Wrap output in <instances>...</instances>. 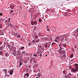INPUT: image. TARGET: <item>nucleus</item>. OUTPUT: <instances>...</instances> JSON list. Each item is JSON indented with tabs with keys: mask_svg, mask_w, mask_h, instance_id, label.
<instances>
[{
	"mask_svg": "<svg viewBox=\"0 0 78 78\" xmlns=\"http://www.w3.org/2000/svg\"><path fill=\"white\" fill-rule=\"evenodd\" d=\"M74 68L71 69V72L73 73H76V72H78V64L76 63L74 65Z\"/></svg>",
	"mask_w": 78,
	"mask_h": 78,
	"instance_id": "obj_1",
	"label": "nucleus"
},
{
	"mask_svg": "<svg viewBox=\"0 0 78 78\" xmlns=\"http://www.w3.org/2000/svg\"><path fill=\"white\" fill-rule=\"evenodd\" d=\"M34 20V21H33V20H31V23L32 25H37V21H38V19L37 18H36V16L34 17L33 19Z\"/></svg>",
	"mask_w": 78,
	"mask_h": 78,
	"instance_id": "obj_2",
	"label": "nucleus"
},
{
	"mask_svg": "<svg viewBox=\"0 0 78 78\" xmlns=\"http://www.w3.org/2000/svg\"><path fill=\"white\" fill-rule=\"evenodd\" d=\"M60 40L61 41H62V42H64V38H63L62 36H59L58 37H57L55 39V41L56 42H58V41H60Z\"/></svg>",
	"mask_w": 78,
	"mask_h": 78,
	"instance_id": "obj_3",
	"label": "nucleus"
},
{
	"mask_svg": "<svg viewBox=\"0 0 78 78\" xmlns=\"http://www.w3.org/2000/svg\"><path fill=\"white\" fill-rule=\"evenodd\" d=\"M44 55V54H43V52H39L38 53L37 56L39 58H41V57H42V55Z\"/></svg>",
	"mask_w": 78,
	"mask_h": 78,
	"instance_id": "obj_4",
	"label": "nucleus"
},
{
	"mask_svg": "<svg viewBox=\"0 0 78 78\" xmlns=\"http://www.w3.org/2000/svg\"><path fill=\"white\" fill-rule=\"evenodd\" d=\"M73 33H74V34H73V36H76V34H77V33L78 34V28H77V30H74Z\"/></svg>",
	"mask_w": 78,
	"mask_h": 78,
	"instance_id": "obj_5",
	"label": "nucleus"
},
{
	"mask_svg": "<svg viewBox=\"0 0 78 78\" xmlns=\"http://www.w3.org/2000/svg\"><path fill=\"white\" fill-rule=\"evenodd\" d=\"M14 69H12L9 71V73L10 75H12L13 74V73H14Z\"/></svg>",
	"mask_w": 78,
	"mask_h": 78,
	"instance_id": "obj_6",
	"label": "nucleus"
},
{
	"mask_svg": "<svg viewBox=\"0 0 78 78\" xmlns=\"http://www.w3.org/2000/svg\"><path fill=\"white\" fill-rule=\"evenodd\" d=\"M3 72H4L5 74L8 73V69H3Z\"/></svg>",
	"mask_w": 78,
	"mask_h": 78,
	"instance_id": "obj_7",
	"label": "nucleus"
},
{
	"mask_svg": "<svg viewBox=\"0 0 78 78\" xmlns=\"http://www.w3.org/2000/svg\"><path fill=\"white\" fill-rule=\"evenodd\" d=\"M62 37H63L64 39L65 38V39H66L67 37V34H65V35H63L62 36Z\"/></svg>",
	"mask_w": 78,
	"mask_h": 78,
	"instance_id": "obj_8",
	"label": "nucleus"
},
{
	"mask_svg": "<svg viewBox=\"0 0 78 78\" xmlns=\"http://www.w3.org/2000/svg\"><path fill=\"white\" fill-rule=\"evenodd\" d=\"M14 8V5H12V4H11L10 6V8L11 9H13Z\"/></svg>",
	"mask_w": 78,
	"mask_h": 78,
	"instance_id": "obj_9",
	"label": "nucleus"
},
{
	"mask_svg": "<svg viewBox=\"0 0 78 78\" xmlns=\"http://www.w3.org/2000/svg\"><path fill=\"white\" fill-rule=\"evenodd\" d=\"M37 76H38L39 78H40L41 76V73H38L37 74Z\"/></svg>",
	"mask_w": 78,
	"mask_h": 78,
	"instance_id": "obj_10",
	"label": "nucleus"
},
{
	"mask_svg": "<svg viewBox=\"0 0 78 78\" xmlns=\"http://www.w3.org/2000/svg\"><path fill=\"white\" fill-rule=\"evenodd\" d=\"M20 51H18L17 52V55H19V56H20Z\"/></svg>",
	"mask_w": 78,
	"mask_h": 78,
	"instance_id": "obj_11",
	"label": "nucleus"
},
{
	"mask_svg": "<svg viewBox=\"0 0 78 78\" xmlns=\"http://www.w3.org/2000/svg\"><path fill=\"white\" fill-rule=\"evenodd\" d=\"M38 50H41L42 47H41V46H40V45L38 46Z\"/></svg>",
	"mask_w": 78,
	"mask_h": 78,
	"instance_id": "obj_12",
	"label": "nucleus"
},
{
	"mask_svg": "<svg viewBox=\"0 0 78 78\" xmlns=\"http://www.w3.org/2000/svg\"><path fill=\"white\" fill-rule=\"evenodd\" d=\"M39 41H40L39 39H37L35 41V43H37V44H38L39 43Z\"/></svg>",
	"mask_w": 78,
	"mask_h": 78,
	"instance_id": "obj_13",
	"label": "nucleus"
},
{
	"mask_svg": "<svg viewBox=\"0 0 78 78\" xmlns=\"http://www.w3.org/2000/svg\"><path fill=\"white\" fill-rule=\"evenodd\" d=\"M29 11L30 12H33V10L32 8H30L29 10Z\"/></svg>",
	"mask_w": 78,
	"mask_h": 78,
	"instance_id": "obj_14",
	"label": "nucleus"
},
{
	"mask_svg": "<svg viewBox=\"0 0 78 78\" xmlns=\"http://www.w3.org/2000/svg\"><path fill=\"white\" fill-rule=\"evenodd\" d=\"M6 45H7V47H8V48H11V46H10V45L8 43V44H6Z\"/></svg>",
	"mask_w": 78,
	"mask_h": 78,
	"instance_id": "obj_15",
	"label": "nucleus"
},
{
	"mask_svg": "<svg viewBox=\"0 0 78 78\" xmlns=\"http://www.w3.org/2000/svg\"><path fill=\"white\" fill-rule=\"evenodd\" d=\"M68 13L65 12L63 14V16H68Z\"/></svg>",
	"mask_w": 78,
	"mask_h": 78,
	"instance_id": "obj_16",
	"label": "nucleus"
},
{
	"mask_svg": "<svg viewBox=\"0 0 78 78\" xmlns=\"http://www.w3.org/2000/svg\"><path fill=\"white\" fill-rule=\"evenodd\" d=\"M21 37V36H20V35H18L17 36V38L18 39H19V38H20V37Z\"/></svg>",
	"mask_w": 78,
	"mask_h": 78,
	"instance_id": "obj_17",
	"label": "nucleus"
},
{
	"mask_svg": "<svg viewBox=\"0 0 78 78\" xmlns=\"http://www.w3.org/2000/svg\"><path fill=\"white\" fill-rule=\"evenodd\" d=\"M60 49L59 50H60V53H61V52H62V48L61 47H60L59 48Z\"/></svg>",
	"mask_w": 78,
	"mask_h": 78,
	"instance_id": "obj_18",
	"label": "nucleus"
},
{
	"mask_svg": "<svg viewBox=\"0 0 78 78\" xmlns=\"http://www.w3.org/2000/svg\"><path fill=\"white\" fill-rule=\"evenodd\" d=\"M46 30H47L48 31H50V29H48V26H47L46 27Z\"/></svg>",
	"mask_w": 78,
	"mask_h": 78,
	"instance_id": "obj_19",
	"label": "nucleus"
},
{
	"mask_svg": "<svg viewBox=\"0 0 78 78\" xmlns=\"http://www.w3.org/2000/svg\"><path fill=\"white\" fill-rule=\"evenodd\" d=\"M47 44H48V43H47V44H44V46H45V48H47V47H48V45H47Z\"/></svg>",
	"mask_w": 78,
	"mask_h": 78,
	"instance_id": "obj_20",
	"label": "nucleus"
},
{
	"mask_svg": "<svg viewBox=\"0 0 78 78\" xmlns=\"http://www.w3.org/2000/svg\"><path fill=\"white\" fill-rule=\"evenodd\" d=\"M25 76L28 77V76H29V74H28V73H27L26 74H25Z\"/></svg>",
	"mask_w": 78,
	"mask_h": 78,
	"instance_id": "obj_21",
	"label": "nucleus"
},
{
	"mask_svg": "<svg viewBox=\"0 0 78 78\" xmlns=\"http://www.w3.org/2000/svg\"><path fill=\"white\" fill-rule=\"evenodd\" d=\"M5 56H6V57H8L9 56V54H7V53H5Z\"/></svg>",
	"mask_w": 78,
	"mask_h": 78,
	"instance_id": "obj_22",
	"label": "nucleus"
},
{
	"mask_svg": "<svg viewBox=\"0 0 78 78\" xmlns=\"http://www.w3.org/2000/svg\"><path fill=\"white\" fill-rule=\"evenodd\" d=\"M59 58H60L62 60H63V56H59Z\"/></svg>",
	"mask_w": 78,
	"mask_h": 78,
	"instance_id": "obj_23",
	"label": "nucleus"
},
{
	"mask_svg": "<svg viewBox=\"0 0 78 78\" xmlns=\"http://www.w3.org/2000/svg\"><path fill=\"white\" fill-rule=\"evenodd\" d=\"M22 53L23 54H25V51H22Z\"/></svg>",
	"mask_w": 78,
	"mask_h": 78,
	"instance_id": "obj_24",
	"label": "nucleus"
},
{
	"mask_svg": "<svg viewBox=\"0 0 78 78\" xmlns=\"http://www.w3.org/2000/svg\"><path fill=\"white\" fill-rule=\"evenodd\" d=\"M3 51H0V55H2H2H3Z\"/></svg>",
	"mask_w": 78,
	"mask_h": 78,
	"instance_id": "obj_25",
	"label": "nucleus"
},
{
	"mask_svg": "<svg viewBox=\"0 0 78 78\" xmlns=\"http://www.w3.org/2000/svg\"><path fill=\"white\" fill-rule=\"evenodd\" d=\"M38 20L39 22H40V23L42 22V19H41V18L39 19Z\"/></svg>",
	"mask_w": 78,
	"mask_h": 78,
	"instance_id": "obj_26",
	"label": "nucleus"
},
{
	"mask_svg": "<svg viewBox=\"0 0 78 78\" xmlns=\"http://www.w3.org/2000/svg\"><path fill=\"white\" fill-rule=\"evenodd\" d=\"M73 57V54H71L70 56V58H72Z\"/></svg>",
	"mask_w": 78,
	"mask_h": 78,
	"instance_id": "obj_27",
	"label": "nucleus"
},
{
	"mask_svg": "<svg viewBox=\"0 0 78 78\" xmlns=\"http://www.w3.org/2000/svg\"><path fill=\"white\" fill-rule=\"evenodd\" d=\"M52 67V65H51L50 66H49V69H50Z\"/></svg>",
	"mask_w": 78,
	"mask_h": 78,
	"instance_id": "obj_28",
	"label": "nucleus"
},
{
	"mask_svg": "<svg viewBox=\"0 0 78 78\" xmlns=\"http://www.w3.org/2000/svg\"><path fill=\"white\" fill-rule=\"evenodd\" d=\"M3 47L2 46L0 47V50H3Z\"/></svg>",
	"mask_w": 78,
	"mask_h": 78,
	"instance_id": "obj_29",
	"label": "nucleus"
},
{
	"mask_svg": "<svg viewBox=\"0 0 78 78\" xmlns=\"http://www.w3.org/2000/svg\"><path fill=\"white\" fill-rule=\"evenodd\" d=\"M54 11L55 10H51V12H53H53H54Z\"/></svg>",
	"mask_w": 78,
	"mask_h": 78,
	"instance_id": "obj_30",
	"label": "nucleus"
},
{
	"mask_svg": "<svg viewBox=\"0 0 78 78\" xmlns=\"http://www.w3.org/2000/svg\"><path fill=\"white\" fill-rule=\"evenodd\" d=\"M66 44H63V46L64 47H66Z\"/></svg>",
	"mask_w": 78,
	"mask_h": 78,
	"instance_id": "obj_31",
	"label": "nucleus"
},
{
	"mask_svg": "<svg viewBox=\"0 0 78 78\" xmlns=\"http://www.w3.org/2000/svg\"><path fill=\"white\" fill-rule=\"evenodd\" d=\"M11 11L10 12V14H11L12 12H13V10H11Z\"/></svg>",
	"mask_w": 78,
	"mask_h": 78,
	"instance_id": "obj_32",
	"label": "nucleus"
},
{
	"mask_svg": "<svg viewBox=\"0 0 78 78\" xmlns=\"http://www.w3.org/2000/svg\"><path fill=\"white\" fill-rule=\"evenodd\" d=\"M24 47H22L21 48H20V49L21 50H23V48H24Z\"/></svg>",
	"mask_w": 78,
	"mask_h": 78,
	"instance_id": "obj_33",
	"label": "nucleus"
},
{
	"mask_svg": "<svg viewBox=\"0 0 78 78\" xmlns=\"http://www.w3.org/2000/svg\"><path fill=\"white\" fill-rule=\"evenodd\" d=\"M35 38V39H37L38 38V36H37V35H36Z\"/></svg>",
	"mask_w": 78,
	"mask_h": 78,
	"instance_id": "obj_34",
	"label": "nucleus"
},
{
	"mask_svg": "<svg viewBox=\"0 0 78 78\" xmlns=\"http://www.w3.org/2000/svg\"><path fill=\"white\" fill-rule=\"evenodd\" d=\"M33 62H34V63H36L37 62L36 61H35V60H34L33 61Z\"/></svg>",
	"mask_w": 78,
	"mask_h": 78,
	"instance_id": "obj_35",
	"label": "nucleus"
},
{
	"mask_svg": "<svg viewBox=\"0 0 78 78\" xmlns=\"http://www.w3.org/2000/svg\"><path fill=\"white\" fill-rule=\"evenodd\" d=\"M34 56H35V57H37V55L36 54H34L33 55Z\"/></svg>",
	"mask_w": 78,
	"mask_h": 78,
	"instance_id": "obj_36",
	"label": "nucleus"
},
{
	"mask_svg": "<svg viewBox=\"0 0 78 78\" xmlns=\"http://www.w3.org/2000/svg\"><path fill=\"white\" fill-rule=\"evenodd\" d=\"M32 42H34V44H35V43H36V41H35L34 40H33Z\"/></svg>",
	"mask_w": 78,
	"mask_h": 78,
	"instance_id": "obj_37",
	"label": "nucleus"
},
{
	"mask_svg": "<svg viewBox=\"0 0 78 78\" xmlns=\"http://www.w3.org/2000/svg\"><path fill=\"white\" fill-rule=\"evenodd\" d=\"M69 69H72V66H69Z\"/></svg>",
	"mask_w": 78,
	"mask_h": 78,
	"instance_id": "obj_38",
	"label": "nucleus"
},
{
	"mask_svg": "<svg viewBox=\"0 0 78 78\" xmlns=\"http://www.w3.org/2000/svg\"><path fill=\"white\" fill-rule=\"evenodd\" d=\"M68 75H70V76H72V75L70 73H69Z\"/></svg>",
	"mask_w": 78,
	"mask_h": 78,
	"instance_id": "obj_39",
	"label": "nucleus"
},
{
	"mask_svg": "<svg viewBox=\"0 0 78 78\" xmlns=\"http://www.w3.org/2000/svg\"><path fill=\"white\" fill-rule=\"evenodd\" d=\"M2 28V25L1 24H0V28Z\"/></svg>",
	"mask_w": 78,
	"mask_h": 78,
	"instance_id": "obj_40",
	"label": "nucleus"
},
{
	"mask_svg": "<svg viewBox=\"0 0 78 78\" xmlns=\"http://www.w3.org/2000/svg\"><path fill=\"white\" fill-rule=\"evenodd\" d=\"M22 62H20V66H22Z\"/></svg>",
	"mask_w": 78,
	"mask_h": 78,
	"instance_id": "obj_41",
	"label": "nucleus"
},
{
	"mask_svg": "<svg viewBox=\"0 0 78 78\" xmlns=\"http://www.w3.org/2000/svg\"><path fill=\"white\" fill-rule=\"evenodd\" d=\"M5 77H6V76H8V74H7V73L5 74Z\"/></svg>",
	"mask_w": 78,
	"mask_h": 78,
	"instance_id": "obj_42",
	"label": "nucleus"
},
{
	"mask_svg": "<svg viewBox=\"0 0 78 78\" xmlns=\"http://www.w3.org/2000/svg\"><path fill=\"white\" fill-rule=\"evenodd\" d=\"M56 43L55 42H53L52 43V45H55V44Z\"/></svg>",
	"mask_w": 78,
	"mask_h": 78,
	"instance_id": "obj_43",
	"label": "nucleus"
},
{
	"mask_svg": "<svg viewBox=\"0 0 78 78\" xmlns=\"http://www.w3.org/2000/svg\"><path fill=\"white\" fill-rule=\"evenodd\" d=\"M8 22V21L6 20H5V22H4L6 24V22Z\"/></svg>",
	"mask_w": 78,
	"mask_h": 78,
	"instance_id": "obj_44",
	"label": "nucleus"
},
{
	"mask_svg": "<svg viewBox=\"0 0 78 78\" xmlns=\"http://www.w3.org/2000/svg\"><path fill=\"white\" fill-rule=\"evenodd\" d=\"M12 46H14V42L12 43Z\"/></svg>",
	"mask_w": 78,
	"mask_h": 78,
	"instance_id": "obj_45",
	"label": "nucleus"
},
{
	"mask_svg": "<svg viewBox=\"0 0 78 78\" xmlns=\"http://www.w3.org/2000/svg\"><path fill=\"white\" fill-rule=\"evenodd\" d=\"M7 75V77H9L10 76V75L9 74H8Z\"/></svg>",
	"mask_w": 78,
	"mask_h": 78,
	"instance_id": "obj_46",
	"label": "nucleus"
},
{
	"mask_svg": "<svg viewBox=\"0 0 78 78\" xmlns=\"http://www.w3.org/2000/svg\"><path fill=\"white\" fill-rule=\"evenodd\" d=\"M10 18H9V20H8V22H10Z\"/></svg>",
	"mask_w": 78,
	"mask_h": 78,
	"instance_id": "obj_47",
	"label": "nucleus"
},
{
	"mask_svg": "<svg viewBox=\"0 0 78 78\" xmlns=\"http://www.w3.org/2000/svg\"><path fill=\"white\" fill-rule=\"evenodd\" d=\"M13 54L14 56H16V53L15 52H13Z\"/></svg>",
	"mask_w": 78,
	"mask_h": 78,
	"instance_id": "obj_48",
	"label": "nucleus"
},
{
	"mask_svg": "<svg viewBox=\"0 0 78 78\" xmlns=\"http://www.w3.org/2000/svg\"><path fill=\"white\" fill-rule=\"evenodd\" d=\"M66 55L65 54H64L62 56L63 57H66Z\"/></svg>",
	"mask_w": 78,
	"mask_h": 78,
	"instance_id": "obj_49",
	"label": "nucleus"
},
{
	"mask_svg": "<svg viewBox=\"0 0 78 78\" xmlns=\"http://www.w3.org/2000/svg\"><path fill=\"white\" fill-rule=\"evenodd\" d=\"M63 73H64V74H65V73H66L65 72V70H63Z\"/></svg>",
	"mask_w": 78,
	"mask_h": 78,
	"instance_id": "obj_50",
	"label": "nucleus"
},
{
	"mask_svg": "<svg viewBox=\"0 0 78 78\" xmlns=\"http://www.w3.org/2000/svg\"><path fill=\"white\" fill-rule=\"evenodd\" d=\"M3 15V13H0V16H2Z\"/></svg>",
	"mask_w": 78,
	"mask_h": 78,
	"instance_id": "obj_51",
	"label": "nucleus"
},
{
	"mask_svg": "<svg viewBox=\"0 0 78 78\" xmlns=\"http://www.w3.org/2000/svg\"><path fill=\"white\" fill-rule=\"evenodd\" d=\"M33 61V59H30V62H32V61Z\"/></svg>",
	"mask_w": 78,
	"mask_h": 78,
	"instance_id": "obj_52",
	"label": "nucleus"
},
{
	"mask_svg": "<svg viewBox=\"0 0 78 78\" xmlns=\"http://www.w3.org/2000/svg\"><path fill=\"white\" fill-rule=\"evenodd\" d=\"M2 42L0 41V45H2Z\"/></svg>",
	"mask_w": 78,
	"mask_h": 78,
	"instance_id": "obj_53",
	"label": "nucleus"
},
{
	"mask_svg": "<svg viewBox=\"0 0 78 78\" xmlns=\"http://www.w3.org/2000/svg\"><path fill=\"white\" fill-rule=\"evenodd\" d=\"M68 77L69 78H71V76H68Z\"/></svg>",
	"mask_w": 78,
	"mask_h": 78,
	"instance_id": "obj_54",
	"label": "nucleus"
},
{
	"mask_svg": "<svg viewBox=\"0 0 78 78\" xmlns=\"http://www.w3.org/2000/svg\"><path fill=\"white\" fill-rule=\"evenodd\" d=\"M37 72V71H36L35 70H34V71H33V72H35H35Z\"/></svg>",
	"mask_w": 78,
	"mask_h": 78,
	"instance_id": "obj_55",
	"label": "nucleus"
},
{
	"mask_svg": "<svg viewBox=\"0 0 78 78\" xmlns=\"http://www.w3.org/2000/svg\"><path fill=\"white\" fill-rule=\"evenodd\" d=\"M1 35H3H3H4V34H3V33H2V34H1Z\"/></svg>",
	"mask_w": 78,
	"mask_h": 78,
	"instance_id": "obj_56",
	"label": "nucleus"
},
{
	"mask_svg": "<svg viewBox=\"0 0 78 78\" xmlns=\"http://www.w3.org/2000/svg\"><path fill=\"white\" fill-rule=\"evenodd\" d=\"M50 40L51 41H52V38H50Z\"/></svg>",
	"mask_w": 78,
	"mask_h": 78,
	"instance_id": "obj_57",
	"label": "nucleus"
},
{
	"mask_svg": "<svg viewBox=\"0 0 78 78\" xmlns=\"http://www.w3.org/2000/svg\"><path fill=\"white\" fill-rule=\"evenodd\" d=\"M9 26H10L11 27V24H9Z\"/></svg>",
	"mask_w": 78,
	"mask_h": 78,
	"instance_id": "obj_58",
	"label": "nucleus"
},
{
	"mask_svg": "<svg viewBox=\"0 0 78 78\" xmlns=\"http://www.w3.org/2000/svg\"><path fill=\"white\" fill-rule=\"evenodd\" d=\"M78 37V33H77V35L76 37Z\"/></svg>",
	"mask_w": 78,
	"mask_h": 78,
	"instance_id": "obj_59",
	"label": "nucleus"
},
{
	"mask_svg": "<svg viewBox=\"0 0 78 78\" xmlns=\"http://www.w3.org/2000/svg\"><path fill=\"white\" fill-rule=\"evenodd\" d=\"M38 34L39 35H41V33H38Z\"/></svg>",
	"mask_w": 78,
	"mask_h": 78,
	"instance_id": "obj_60",
	"label": "nucleus"
},
{
	"mask_svg": "<svg viewBox=\"0 0 78 78\" xmlns=\"http://www.w3.org/2000/svg\"><path fill=\"white\" fill-rule=\"evenodd\" d=\"M15 36H17V34H15Z\"/></svg>",
	"mask_w": 78,
	"mask_h": 78,
	"instance_id": "obj_61",
	"label": "nucleus"
},
{
	"mask_svg": "<svg viewBox=\"0 0 78 78\" xmlns=\"http://www.w3.org/2000/svg\"><path fill=\"white\" fill-rule=\"evenodd\" d=\"M48 40V38L47 37L46 38V41L47 40Z\"/></svg>",
	"mask_w": 78,
	"mask_h": 78,
	"instance_id": "obj_62",
	"label": "nucleus"
},
{
	"mask_svg": "<svg viewBox=\"0 0 78 78\" xmlns=\"http://www.w3.org/2000/svg\"><path fill=\"white\" fill-rule=\"evenodd\" d=\"M23 77H24L23 78H25V75Z\"/></svg>",
	"mask_w": 78,
	"mask_h": 78,
	"instance_id": "obj_63",
	"label": "nucleus"
},
{
	"mask_svg": "<svg viewBox=\"0 0 78 78\" xmlns=\"http://www.w3.org/2000/svg\"><path fill=\"white\" fill-rule=\"evenodd\" d=\"M36 78H39V77H36Z\"/></svg>",
	"mask_w": 78,
	"mask_h": 78,
	"instance_id": "obj_64",
	"label": "nucleus"
}]
</instances>
